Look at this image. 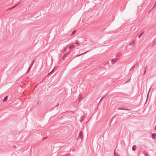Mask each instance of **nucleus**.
<instances>
[{"label":"nucleus","mask_w":156,"mask_h":156,"mask_svg":"<svg viewBox=\"0 0 156 156\" xmlns=\"http://www.w3.org/2000/svg\"><path fill=\"white\" fill-rule=\"evenodd\" d=\"M83 39L82 37H80L76 41L75 44H77V45H79L81 43L80 41Z\"/></svg>","instance_id":"nucleus-1"},{"label":"nucleus","mask_w":156,"mask_h":156,"mask_svg":"<svg viewBox=\"0 0 156 156\" xmlns=\"http://www.w3.org/2000/svg\"><path fill=\"white\" fill-rule=\"evenodd\" d=\"M83 136L82 134V132H80L79 134V135L78 137L77 138V140L79 139L80 138L81 140H82L83 139Z\"/></svg>","instance_id":"nucleus-2"},{"label":"nucleus","mask_w":156,"mask_h":156,"mask_svg":"<svg viewBox=\"0 0 156 156\" xmlns=\"http://www.w3.org/2000/svg\"><path fill=\"white\" fill-rule=\"evenodd\" d=\"M125 110L126 111H130L131 110L130 109L127 108L126 107H122L118 109V110Z\"/></svg>","instance_id":"nucleus-3"},{"label":"nucleus","mask_w":156,"mask_h":156,"mask_svg":"<svg viewBox=\"0 0 156 156\" xmlns=\"http://www.w3.org/2000/svg\"><path fill=\"white\" fill-rule=\"evenodd\" d=\"M70 53V52H68L67 53H65L63 56L62 58V60L63 61H64L65 58H66V55H67L69 54Z\"/></svg>","instance_id":"nucleus-4"},{"label":"nucleus","mask_w":156,"mask_h":156,"mask_svg":"<svg viewBox=\"0 0 156 156\" xmlns=\"http://www.w3.org/2000/svg\"><path fill=\"white\" fill-rule=\"evenodd\" d=\"M135 43V41H133L130 42L129 44V46H130V48H132Z\"/></svg>","instance_id":"nucleus-5"},{"label":"nucleus","mask_w":156,"mask_h":156,"mask_svg":"<svg viewBox=\"0 0 156 156\" xmlns=\"http://www.w3.org/2000/svg\"><path fill=\"white\" fill-rule=\"evenodd\" d=\"M151 138L153 139H155L156 138V134L155 133H153L151 134Z\"/></svg>","instance_id":"nucleus-6"},{"label":"nucleus","mask_w":156,"mask_h":156,"mask_svg":"<svg viewBox=\"0 0 156 156\" xmlns=\"http://www.w3.org/2000/svg\"><path fill=\"white\" fill-rule=\"evenodd\" d=\"M149 68V66H146L145 67H144V74L146 72V70L147 69Z\"/></svg>","instance_id":"nucleus-7"},{"label":"nucleus","mask_w":156,"mask_h":156,"mask_svg":"<svg viewBox=\"0 0 156 156\" xmlns=\"http://www.w3.org/2000/svg\"><path fill=\"white\" fill-rule=\"evenodd\" d=\"M18 5V4H17V5H14V6H13V7H11V8H9L8 9H7L6 10V11H8V10H10V9H13L16 6H17Z\"/></svg>","instance_id":"nucleus-8"},{"label":"nucleus","mask_w":156,"mask_h":156,"mask_svg":"<svg viewBox=\"0 0 156 156\" xmlns=\"http://www.w3.org/2000/svg\"><path fill=\"white\" fill-rule=\"evenodd\" d=\"M116 62V60L114 59H112L111 60L112 63V64H115Z\"/></svg>","instance_id":"nucleus-9"},{"label":"nucleus","mask_w":156,"mask_h":156,"mask_svg":"<svg viewBox=\"0 0 156 156\" xmlns=\"http://www.w3.org/2000/svg\"><path fill=\"white\" fill-rule=\"evenodd\" d=\"M136 146L135 145H134L132 147V149L133 151H135L136 149Z\"/></svg>","instance_id":"nucleus-10"},{"label":"nucleus","mask_w":156,"mask_h":156,"mask_svg":"<svg viewBox=\"0 0 156 156\" xmlns=\"http://www.w3.org/2000/svg\"><path fill=\"white\" fill-rule=\"evenodd\" d=\"M114 156H119V154L116 152L115 151L114 152Z\"/></svg>","instance_id":"nucleus-11"},{"label":"nucleus","mask_w":156,"mask_h":156,"mask_svg":"<svg viewBox=\"0 0 156 156\" xmlns=\"http://www.w3.org/2000/svg\"><path fill=\"white\" fill-rule=\"evenodd\" d=\"M76 30H74L72 32L71 34V36H73V35H74L75 34V33H76Z\"/></svg>","instance_id":"nucleus-12"},{"label":"nucleus","mask_w":156,"mask_h":156,"mask_svg":"<svg viewBox=\"0 0 156 156\" xmlns=\"http://www.w3.org/2000/svg\"><path fill=\"white\" fill-rule=\"evenodd\" d=\"M153 43H154V44H152V46H154L156 44V38L153 40Z\"/></svg>","instance_id":"nucleus-13"},{"label":"nucleus","mask_w":156,"mask_h":156,"mask_svg":"<svg viewBox=\"0 0 156 156\" xmlns=\"http://www.w3.org/2000/svg\"><path fill=\"white\" fill-rule=\"evenodd\" d=\"M8 98V97L7 96L5 97L3 99V101H6L7 100Z\"/></svg>","instance_id":"nucleus-14"},{"label":"nucleus","mask_w":156,"mask_h":156,"mask_svg":"<svg viewBox=\"0 0 156 156\" xmlns=\"http://www.w3.org/2000/svg\"><path fill=\"white\" fill-rule=\"evenodd\" d=\"M86 51L84 53H83L82 54H80L79 55H78L77 56H76V57H78V56H80L81 55H83V54H85L86 53H87V52H88V51Z\"/></svg>","instance_id":"nucleus-15"},{"label":"nucleus","mask_w":156,"mask_h":156,"mask_svg":"<svg viewBox=\"0 0 156 156\" xmlns=\"http://www.w3.org/2000/svg\"><path fill=\"white\" fill-rule=\"evenodd\" d=\"M35 60L34 59V60H33L32 61V62H31V64L30 66H31V67H32L33 66V65L34 63L35 62Z\"/></svg>","instance_id":"nucleus-16"},{"label":"nucleus","mask_w":156,"mask_h":156,"mask_svg":"<svg viewBox=\"0 0 156 156\" xmlns=\"http://www.w3.org/2000/svg\"><path fill=\"white\" fill-rule=\"evenodd\" d=\"M144 34V32H142V33L138 37L139 38H140L141 36L143 35V34Z\"/></svg>","instance_id":"nucleus-17"},{"label":"nucleus","mask_w":156,"mask_h":156,"mask_svg":"<svg viewBox=\"0 0 156 156\" xmlns=\"http://www.w3.org/2000/svg\"><path fill=\"white\" fill-rule=\"evenodd\" d=\"M75 47V46L74 45H70L69 47V49H71V48H74Z\"/></svg>","instance_id":"nucleus-18"},{"label":"nucleus","mask_w":156,"mask_h":156,"mask_svg":"<svg viewBox=\"0 0 156 156\" xmlns=\"http://www.w3.org/2000/svg\"><path fill=\"white\" fill-rule=\"evenodd\" d=\"M68 46H66V47L63 50V52L64 53L66 51V50L67 49V48H68Z\"/></svg>","instance_id":"nucleus-19"},{"label":"nucleus","mask_w":156,"mask_h":156,"mask_svg":"<svg viewBox=\"0 0 156 156\" xmlns=\"http://www.w3.org/2000/svg\"><path fill=\"white\" fill-rule=\"evenodd\" d=\"M31 67H31L30 66L29 67V68L28 69V70H27V73H28L30 70L31 68Z\"/></svg>","instance_id":"nucleus-20"},{"label":"nucleus","mask_w":156,"mask_h":156,"mask_svg":"<svg viewBox=\"0 0 156 156\" xmlns=\"http://www.w3.org/2000/svg\"><path fill=\"white\" fill-rule=\"evenodd\" d=\"M135 65H134L131 68V69H130L129 70V72L131 70H132V69H133L135 67Z\"/></svg>","instance_id":"nucleus-21"},{"label":"nucleus","mask_w":156,"mask_h":156,"mask_svg":"<svg viewBox=\"0 0 156 156\" xmlns=\"http://www.w3.org/2000/svg\"><path fill=\"white\" fill-rule=\"evenodd\" d=\"M82 97H79V102H80V101L82 99Z\"/></svg>","instance_id":"nucleus-22"},{"label":"nucleus","mask_w":156,"mask_h":156,"mask_svg":"<svg viewBox=\"0 0 156 156\" xmlns=\"http://www.w3.org/2000/svg\"><path fill=\"white\" fill-rule=\"evenodd\" d=\"M113 120V119H110V123H109L110 126H111V123H112V121Z\"/></svg>","instance_id":"nucleus-23"},{"label":"nucleus","mask_w":156,"mask_h":156,"mask_svg":"<svg viewBox=\"0 0 156 156\" xmlns=\"http://www.w3.org/2000/svg\"><path fill=\"white\" fill-rule=\"evenodd\" d=\"M84 117H85V115H83L81 117V119H84Z\"/></svg>","instance_id":"nucleus-24"},{"label":"nucleus","mask_w":156,"mask_h":156,"mask_svg":"<svg viewBox=\"0 0 156 156\" xmlns=\"http://www.w3.org/2000/svg\"><path fill=\"white\" fill-rule=\"evenodd\" d=\"M115 116L116 115H114L112 117L111 119L113 120V119L115 117Z\"/></svg>","instance_id":"nucleus-25"},{"label":"nucleus","mask_w":156,"mask_h":156,"mask_svg":"<svg viewBox=\"0 0 156 156\" xmlns=\"http://www.w3.org/2000/svg\"><path fill=\"white\" fill-rule=\"evenodd\" d=\"M145 156H148V155L147 154H145Z\"/></svg>","instance_id":"nucleus-26"},{"label":"nucleus","mask_w":156,"mask_h":156,"mask_svg":"<svg viewBox=\"0 0 156 156\" xmlns=\"http://www.w3.org/2000/svg\"><path fill=\"white\" fill-rule=\"evenodd\" d=\"M105 97H102V98H101V99L100 100V101L102 100Z\"/></svg>","instance_id":"nucleus-27"},{"label":"nucleus","mask_w":156,"mask_h":156,"mask_svg":"<svg viewBox=\"0 0 156 156\" xmlns=\"http://www.w3.org/2000/svg\"><path fill=\"white\" fill-rule=\"evenodd\" d=\"M83 119H80V122H82V121H83Z\"/></svg>","instance_id":"nucleus-28"},{"label":"nucleus","mask_w":156,"mask_h":156,"mask_svg":"<svg viewBox=\"0 0 156 156\" xmlns=\"http://www.w3.org/2000/svg\"><path fill=\"white\" fill-rule=\"evenodd\" d=\"M154 43H153V41L151 43V45L152 46V44H153Z\"/></svg>","instance_id":"nucleus-29"},{"label":"nucleus","mask_w":156,"mask_h":156,"mask_svg":"<svg viewBox=\"0 0 156 156\" xmlns=\"http://www.w3.org/2000/svg\"><path fill=\"white\" fill-rule=\"evenodd\" d=\"M156 5V2H155V5H154V6L153 7V8H152V9H153V8L154 7L155 5Z\"/></svg>","instance_id":"nucleus-30"},{"label":"nucleus","mask_w":156,"mask_h":156,"mask_svg":"<svg viewBox=\"0 0 156 156\" xmlns=\"http://www.w3.org/2000/svg\"><path fill=\"white\" fill-rule=\"evenodd\" d=\"M154 129L155 130H156V126H155V127L154 128Z\"/></svg>","instance_id":"nucleus-31"},{"label":"nucleus","mask_w":156,"mask_h":156,"mask_svg":"<svg viewBox=\"0 0 156 156\" xmlns=\"http://www.w3.org/2000/svg\"><path fill=\"white\" fill-rule=\"evenodd\" d=\"M109 24H110V23H109L108 24V25H107V27L108 26V25H109Z\"/></svg>","instance_id":"nucleus-32"},{"label":"nucleus","mask_w":156,"mask_h":156,"mask_svg":"<svg viewBox=\"0 0 156 156\" xmlns=\"http://www.w3.org/2000/svg\"><path fill=\"white\" fill-rule=\"evenodd\" d=\"M108 64V63H106L105 64V65H104V66H105V65H106V64Z\"/></svg>","instance_id":"nucleus-33"},{"label":"nucleus","mask_w":156,"mask_h":156,"mask_svg":"<svg viewBox=\"0 0 156 156\" xmlns=\"http://www.w3.org/2000/svg\"><path fill=\"white\" fill-rule=\"evenodd\" d=\"M46 138H47L46 137V138H43V140H44V139H46Z\"/></svg>","instance_id":"nucleus-34"},{"label":"nucleus","mask_w":156,"mask_h":156,"mask_svg":"<svg viewBox=\"0 0 156 156\" xmlns=\"http://www.w3.org/2000/svg\"><path fill=\"white\" fill-rule=\"evenodd\" d=\"M128 81H128H126V82H125V83H127V81Z\"/></svg>","instance_id":"nucleus-35"},{"label":"nucleus","mask_w":156,"mask_h":156,"mask_svg":"<svg viewBox=\"0 0 156 156\" xmlns=\"http://www.w3.org/2000/svg\"><path fill=\"white\" fill-rule=\"evenodd\" d=\"M58 105H59V104H58L56 107H57V106H58Z\"/></svg>","instance_id":"nucleus-36"},{"label":"nucleus","mask_w":156,"mask_h":156,"mask_svg":"<svg viewBox=\"0 0 156 156\" xmlns=\"http://www.w3.org/2000/svg\"><path fill=\"white\" fill-rule=\"evenodd\" d=\"M51 73V72L50 73H49L48 74V75H49V74H50Z\"/></svg>","instance_id":"nucleus-37"},{"label":"nucleus","mask_w":156,"mask_h":156,"mask_svg":"<svg viewBox=\"0 0 156 156\" xmlns=\"http://www.w3.org/2000/svg\"><path fill=\"white\" fill-rule=\"evenodd\" d=\"M150 89L149 90V91H150Z\"/></svg>","instance_id":"nucleus-38"}]
</instances>
